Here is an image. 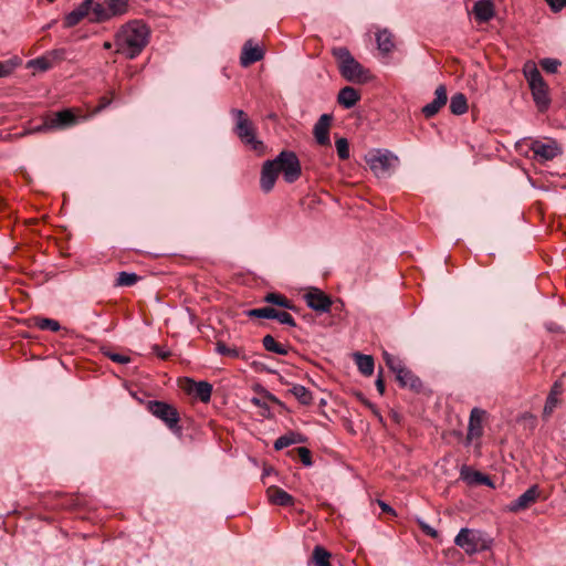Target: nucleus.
<instances>
[{"label":"nucleus","mask_w":566,"mask_h":566,"mask_svg":"<svg viewBox=\"0 0 566 566\" xmlns=\"http://www.w3.org/2000/svg\"><path fill=\"white\" fill-rule=\"evenodd\" d=\"M279 174L283 175L287 184H293L301 177V163L294 151L283 150L273 160L263 164L260 186L264 192L273 189Z\"/></svg>","instance_id":"f257e3e1"},{"label":"nucleus","mask_w":566,"mask_h":566,"mask_svg":"<svg viewBox=\"0 0 566 566\" xmlns=\"http://www.w3.org/2000/svg\"><path fill=\"white\" fill-rule=\"evenodd\" d=\"M150 30L142 20H133L124 24L116 34V53L135 59L149 42Z\"/></svg>","instance_id":"f03ea898"},{"label":"nucleus","mask_w":566,"mask_h":566,"mask_svg":"<svg viewBox=\"0 0 566 566\" xmlns=\"http://www.w3.org/2000/svg\"><path fill=\"white\" fill-rule=\"evenodd\" d=\"M332 55L337 61L339 73L346 81L363 84L371 80L369 70L355 60L347 48H333Z\"/></svg>","instance_id":"7ed1b4c3"},{"label":"nucleus","mask_w":566,"mask_h":566,"mask_svg":"<svg viewBox=\"0 0 566 566\" xmlns=\"http://www.w3.org/2000/svg\"><path fill=\"white\" fill-rule=\"evenodd\" d=\"M524 76L527 80L528 86L531 88L533 99L539 112H544L548 108L551 104V98L548 95V86L545 83L541 72L537 66L533 62L525 63L523 67Z\"/></svg>","instance_id":"20e7f679"},{"label":"nucleus","mask_w":566,"mask_h":566,"mask_svg":"<svg viewBox=\"0 0 566 566\" xmlns=\"http://www.w3.org/2000/svg\"><path fill=\"white\" fill-rule=\"evenodd\" d=\"M231 113L235 117L234 132L240 140L258 155H263L265 145L256 138L255 127L248 115L242 109H232Z\"/></svg>","instance_id":"39448f33"},{"label":"nucleus","mask_w":566,"mask_h":566,"mask_svg":"<svg viewBox=\"0 0 566 566\" xmlns=\"http://www.w3.org/2000/svg\"><path fill=\"white\" fill-rule=\"evenodd\" d=\"M146 409L176 436L182 434V427L180 426V413L178 409L166 401L148 400Z\"/></svg>","instance_id":"423d86ee"},{"label":"nucleus","mask_w":566,"mask_h":566,"mask_svg":"<svg viewBox=\"0 0 566 566\" xmlns=\"http://www.w3.org/2000/svg\"><path fill=\"white\" fill-rule=\"evenodd\" d=\"M366 163L375 176L379 178L390 172L391 168L398 163V157L389 150L376 149L366 156Z\"/></svg>","instance_id":"0eeeda50"},{"label":"nucleus","mask_w":566,"mask_h":566,"mask_svg":"<svg viewBox=\"0 0 566 566\" xmlns=\"http://www.w3.org/2000/svg\"><path fill=\"white\" fill-rule=\"evenodd\" d=\"M454 543L467 554L472 555L489 548V544L480 531L461 528L455 536Z\"/></svg>","instance_id":"6e6552de"},{"label":"nucleus","mask_w":566,"mask_h":566,"mask_svg":"<svg viewBox=\"0 0 566 566\" xmlns=\"http://www.w3.org/2000/svg\"><path fill=\"white\" fill-rule=\"evenodd\" d=\"M76 122V116L71 109H63L48 115L38 130L64 129L75 125Z\"/></svg>","instance_id":"1a4fd4ad"},{"label":"nucleus","mask_w":566,"mask_h":566,"mask_svg":"<svg viewBox=\"0 0 566 566\" xmlns=\"http://www.w3.org/2000/svg\"><path fill=\"white\" fill-rule=\"evenodd\" d=\"M65 59V50L64 49H55L46 52L42 56L30 60L28 62V67L39 70L41 72H45L61 63Z\"/></svg>","instance_id":"9d476101"},{"label":"nucleus","mask_w":566,"mask_h":566,"mask_svg":"<svg viewBox=\"0 0 566 566\" xmlns=\"http://www.w3.org/2000/svg\"><path fill=\"white\" fill-rule=\"evenodd\" d=\"M530 148L535 158H541L544 161L552 160L562 154V148L557 142L552 139L548 142L533 140Z\"/></svg>","instance_id":"9b49d317"},{"label":"nucleus","mask_w":566,"mask_h":566,"mask_svg":"<svg viewBox=\"0 0 566 566\" xmlns=\"http://www.w3.org/2000/svg\"><path fill=\"white\" fill-rule=\"evenodd\" d=\"M304 298L310 308L321 313H327L331 311L332 300L331 297L318 289L308 291Z\"/></svg>","instance_id":"f8f14e48"},{"label":"nucleus","mask_w":566,"mask_h":566,"mask_svg":"<svg viewBox=\"0 0 566 566\" xmlns=\"http://www.w3.org/2000/svg\"><path fill=\"white\" fill-rule=\"evenodd\" d=\"M485 417V411L480 408H473L470 413L468 433H467V442L470 443L475 439H480L483 434V419Z\"/></svg>","instance_id":"ddd939ff"},{"label":"nucleus","mask_w":566,"mask_h":566,"mask_svg":"<svg viewBox=\"0 0 566 566\" xmlns=\"http://www.w3.org/2000/svg\"><path fill=\"white\" fill-rule=\"evenodd\" d=\"M539 497V489L537 485H532L523 494H521L515 501H512L507 509L510 512H518L528 509Z\"/></svg>","instance_id":"4468645a"},{"label":"nucleus","mask_w":566,"mask_h":566,"mask_svg":"<svg viewBox=\"0 0 566 566\" xmlns=\"http://www.w3.org/2000/svg\"><path fill=\"white\" fill-rule=\"evenodd\" d=\"M448 95L444 85H439L434 91V98L431 103L422 107V114L427 117H433L447 104Z\"/></svg>","instance_id":"2eb2a0df"},{"label":"nucleus","mask_w":566,"mask_h":566,"mask_svg":"<svg viewBox=\"0 0 566 566\" xmlns=\"http://www.w3.org/2000/svg\"><path fill=\"white\" fill-rule=\"evenodd\" d=\"M332 116L323 114L314 125L313 134L317 144L327 146L331 144L329 140V127L332 123Z\"/></svg>","instance_id":"dca6fc26"},{"label":"nucleus","mask_w":566,"mask_h":566,"mask_svg":"<svg viewBox=\"0 0 566 566\" xmlns=\"http://www.w3.org/2000/svg\"><path fill=\"white\" fill-rule=\"evenodd\" d=\"M188 385L185 388L188 394L198 398L202 402H209L212 394V385L208 381L187 380Z\"/></svg>","instance_id":"f3484780"},{"label":"nucleus","mask_w":566,"mask_h":566,"mask_svg":"<svg viewBox=\"0 0 566 566\" xmlns=\"http://www.w3.org/2000/svg\"><path fill=\"white\" fill-rule=\"evenodd\" d=\"M263 57L264 51L260 46L253 45L252 41L249 40L242 48L240 63L242 66L247 67L255 62L261 61Z\"/></svg>","instance_id":"a211bd4d"},{"label":"nucleus","mask_w":566,"mask_h":566,"mask_svg":"<svg viewBox=\"0 0 566 566\" xmlns=\"http://www.w3.org/2000/svg\"><path fill=\"white\" fill-rule=\"evenodd\" d=\"M396 380L399 382L400 387L409 388L417 392L422 388V382L419 377L405 366L397 370Z\"/></svg>","instance_id":"6ab92c4d"},{"label":"nucleus","mask_w":566,"mask_h":566,"mask_svg":"<svg viewBox=\"0 0 566 566\" xmlns=\"http://www.w3.org/2000/svg\"><path fill=\"white\" fill-rule=\"evenodd\" d=\"M266 496L271 504L279 506H293L295 503V500L291 494L275 485L268 488Z\"/></svg>","instance_id":"aec40b11"},{"label":"nucleus","mask_w":566,"mask_h":566,"mask_svg":"<svg viewBox=\"0 0 566 566\" xmlns=\"http://www.w3.org/2000/svg\"><path fill=\"white\" fill-rule=\"evenodd\" d=\"M473 14L479 22H489L495 15L492 0H479L473 6Z\"/></svg>","instance_id":"412c9836"},{"label":"nucleus","mask_w":566,"mask_h":566,"mask_svg":"<svg viewBox=\"0 0 566 566\" xmlns=\"http://www.w3.org/2000/svg\"><path fill=\"white\" fill-rule=\"evenodd\" d=\"M359 99H360L359 92L352 86L343 87L339 91L338 96H337L338 104L347 109L354 107Z\"/></svg>","instance_id":"4be33fe9"},{"label":"nucleus","mask_w":566,"mask_h":566,"mask_svg":"<svg viewBox=\"0 0 566 566\" xmlns=\"http://www.w3.org/2000/svg\"><path fill=\"white\" fill-rule=\"evenodd\" d=\"M216 352L221 356H227L234 359L248 360L249 356L241 347H229L226 343L218 340L216 343Z\"/></svg>","instance_id":"5701e85b"},{"label":"nucleus","mask_w":566,"mask_h":566,"mask_svg":"<svg viewBox=\"0 0 566 566\" xmlns=\"http://www.w3.org/2000/svg\"><path fill=\"white\" fill-rule=\"evenodd\" d=\"M109 20L126 14L129 10L128 0H104Z\"/></svg>","instance_id":"b1692460"},{"label":"nucleus","mask_w":566,"mask_h":566,"mask_svg":"<svg viewBox=\"0 0 566 566\" xmlns=\"http://www.w3.org/2000/svg\"><path fill=\"white\" fill-rule=\"evenodd\" d=\"M305 442V438L303 434L298 432L291 431L286 434L279 437L274 442L275 450H282L291 444L303 443Z\"/></svg>","instance_id":"393cba45"},{"label":"nucleus","mask_w":566,"mask_h":566,"mask_svg":"<svg viewBox=\"0 0 566 566\" xmlns=\"http://www.w3.org/2000/svg\"><path fill=\"white\" fill-rule=\"evenodd\" d=\"M262 345L268 352L275 353L277 355H287L291 349L289 345L276 342L270 334L262 338Z\"/></svg>","instance_id":"a878e982"},{"label":"nucleus","mask_w":566,"mask_h":566,"mask_svg":"<svg viewBox=\"0 0 566 566\" xmlns=\"http://www.w3.org/2000/svg\"><path fill=\"white\" fill-rule=\"evenodd\" d=\"M354 357H355V361H356L358 370L364 376H371L374 373V368H375V363H374L373 356L356 353L354 355Z\"/></svg>","instance_id":"bb28decb"},{"label":"nucleus","mask_w":566,"mask_h":566,"mask_svg":"<svg viewBox=\"0 0 566 566\" xmlns=\"http://www.w3.org/2000/svg\"><path fill=\"white\" fill-rule=\"evenodd\" d=\"M376 41L378 50L381 51L384 54L390 53L395 48L392 34L387 29L377 32Z\"/></svg>","instance_id":"cd10ccee"},{"label":"nucleus","mask_w":566,"mask_h":566,"mask_svg":"<svg viewBox=\"0 0 566 566\" xmlns=\"http://www.w3.org/2000/svg\"><path fill=\"white\" fill-rule=\"evenodd\" d=\"M109 21V14L106 12L105 2H96L92 0V10L90 15V22L92 23H103Z\"/></svg>","instance_id":"c85d7f7f"},{"label":"nucleus","mask_w":566,"mask_h":566,"mask_svg":"<svg viewBox=\"0 0 566 566\" xmlns=\"http://www.w3.org/2000/svg\"><path fill=\"white\" fill-rule=\"evenodd\" d=\"M450 112L454 115H463L468 112V101L464 94L457 93L451 97Z\"/></svg>","instance_id":"c756f323"},{"label":"nucleus","mask_w":566,"mask_h":566,"mask_svg":"<svg viewBox=\"0 0 566 566\" xmlns=\"http://www.w3.org/2000/svg\"><path fill=\"white\" fill-rule=\"evenodd\" d=\"M264 302L277 305L283 308L295 310L293 302L281 293H268L264 296Z\"/></svg>","instance_id":"7c9ffc66"},{"label":"nucleus","mask_w":566,"mask_h":566,"mask_svg":"<svg viewBox=\"0 0 566 566\" xmlns=\"http://www.w3.org/2000/svg\"><path fill=\"white\" fill-rule=\"evenodd\" d=\"M302 405H311L313 400L312 392L302 385H293L289 390Z\"/></svg>","instance_id":"2f4dec72"},{"label":"nucleus","mask_w":566,"mask_h":566,"mask_svg":"<svg viewBox=\"0 0 566 566\" xmlns=\"http://www.w3.org/2000/svg\"><path fill=\"white\" fill-rule=\"evenodd\" d=\"M277 310L272 306H264L259 308H252L245 312L248 317L251 318H271L275 319Z\"/></svg>","instance_id":"473e14b6"},{"label":"nucleus","mask_w":566,"mask_h":566,"mask_svg":"<svg viewBox=\"0 0 566 566\" xmlns=\"http://www.w3.org/2000/svg\"><path fill=\"white\" fill-rule=\"evenodd\" d=\"M33 325L41 331L59 332L61 329V325L57 321L46 317H34Z\"/></svg>","instance_id":"72a5a7b5"},{"label":"nucleus","mask_w":566,"mask_h":566,"mask_svg":"<svg viewBox=\"0 0 566 566\" xmlns=\"http://www.w3.org/2000/svg\"><path fill=\"white\" fill-rule=\"evenodd\" d=\"M313 562L315 566H331V553L317 545L313 549Z\"/></svg>","instance_id":"f704fd0d"},{"label":"nucleus","mask_w":566,"mask_h":566,"mask_svg":"<svg viewBox=\"0 0 566 566\" xmlns=\"http://www.w3.org/2000/svg\"><path fill=\"white\" fill-rule=\"evenodd\" d=\"M140 280L136 273L119 272L117 274L115 286H133Z\"/></svg>","instance_id":"c9c22d12"},{"label":"nucleus","mask_w":566,"mask_h":566,"mask_svg":"<svg viewBox=\"0 0 566 566\" xmlns=\"http://www.w3.org/2000/svg\"><path fill=\"white\" fill-rule=\"evenodd\" d=\"M462 476L464 480H467L469 483H474V484H484V485H491V480L488 475L479 472V471H473L471 473H468V474H464V472L462 471Z\"/></svg>","instance_id":"e433bc0d"},{"label":"nucleus","mask_w":566,"mask_h":566,"mask_svg":"<svg viewBox=\"0 0 566 566\" xmlns=\"http://www.w3.org/2000/svg\"><path fill=\"white\" fill-rule=\"evenodd\" d=\"M560 402H562V400L559 399V397L547 395V398H546V401L544 405V409H543V417L544 418L551 417L552 413L554 412V410L557 408V406L560 405Z\"/></svg>","instance_id":"4c0bfd02"},{"label":"nucleus","mask_w":566,"mask_h":566,"mask_svg":"<svg viewBox=\"0 0 566 566\" xmlns=\"http://www.w3.org/2000/svg\"><path fill=\"white\" fill-rule=\"evenodd\" d=\"M335 147L339 159L346 160L349 158V144L346 138H337L335 140Z\"/></svg>","instance_id":"58836bf2"},{"label":"nucleus","mask_w":566,"mask_h":566,"mask_svg":"<svg viewBox=\"0 0 566 566\" xmlns=\"http://www.w3.org/2000/svg\"><path fill=\"white\" fill-rule=\"evenodd\" d=\"M84 19V14L77 8L67 13L64 18V27L72 28Z\"/></svg>","instance_id":"ea45409f"},{"label":"nucleus","mask_w":566,"mask_h":566,"mask_svg":"<svg viewBox=\"0 0 566 566\" xmlns=\"http://www.w3.org/2000/svg\"><path fill=\"white\" fill-rule=\"evenodd\" d=\"M541 66L547 73H556L558 67L560 66V61L556 59L546 57L541 61Z\"/></svg>","instance_id":"a19ab883"},{"label":"nucleus","mask_w":566,"mask_h":566,"mask_svg":"<svg viewBox=\"0 0 566 566\" xmlns=\"http://www.w3.org/2000/svg\"><path fill=\"white\" fill-rule=\"evenodd\" d=\"M114 91L109 92V95H104L99 97L97 106L93 109V114H97L109 106L114 99Z\"/></svg>","instance_id":"79ce46f5"},{"label":"nucleus","mask_w":566,"mask_h":566,"mask_svg":"<svg viewBox=\"0 0 566 566\" xmlns=\"http://www.w3.org/2000/svg\"><path fill=\"white\" fill-rule=\"evenodd\" d=\"M357 397L359 401L373 412V415L379 420V422L384 421L382 416L379 409L376 407V405H374L371 401L365 398L363 394H358Z\"/></svg>","instance_id":"37998d69"},{"label":"nucleus","mask_w":566,"mask_h":566,"mask_svg":"<svg viewBox=\"0 0 566 566\" xmlns=\"http://www.w3.org/2000/svg\"><path fill=\"white\" fill-rule=\"evenodd\" d=\"M295 451L297 452L301 462L305 467H311L313 464L312 453L310 449H307L306 447H298L295 449Z\"/></svg>","instance_id":"c03bdc74"},{"label":"nucleus","mask_w":566,"mask_h":566,"mask_svg":"<svg viewBox=\"0 0 566 566\" xmlns=\"http://www.w3.org/2000/svg\"><path fill=\"white\" fill-rule=\"evenodd\" d=\"M384 359L386 361V365L392 373H395V375L397 374L398 369H401L403 367L402 363L398 358L391 356L388 353L384 354Z\"/></svg>","instance_id":"a18cd8bd"},{"label":"nucleus","mask_w":566,"mask_h":566,"mask_svg":"<svg viewBox=\"0 0 566 566\" xmlns=\"http://www.w3.org/2000/svg\"><path fill=\"white\" fill-rule=\"evenodd\" d=\"M275 319L279 321L281 324H284V325H289V326H292V327L296 326V322L293 318V316L290 313L284 312V311H279L277 310Z\"/></svg>","instance_id":"49530a36"},{"label":"nucleus","mask_w":566,"mask_h":566,"mask_svg":"<svg viewBox=\"0 0 566 566\" xmlns=\"http://www.w3.org/2000/svg\"><path fill=\"white\" fill-rule=\"evenodd\" d=\"M417 522H418L419 527L426 535H428L432 538L438 537V532L433 527H431L429 524H427L422 520H417Z\"/></svg>","instance_id":"de8ad7c7"},{"label":"nucleus","mask_w":566,"mask_h":566,"mask_svg":"<svg viewBox=\"0 0 566 566\" xmlns=\"http://www.w3.org/2000/svg\"><path fill=\"white\" fill-rule=\"evenodd\" d=\"M106 356L114 363L118 364H128L130 361V357L118 354V353H107Z\"/></svg>","instance_id":"09e8293b"},{"label":"nucleus","mask_w":566,"mask_h":566,"mask_svg":"<svg viewBox=\"0 0 566 566\" xmlns=\"http://www.w3.org/2000/svg\"><path fill=\"white\" fill-rule=\"evenodd\" d=\"M15 65V63L10 61L0 62V77L8 76L13 71Z\"/></svg>","instance_id":"8fccbe9b"},{"label":"nucleus","mask_w":566,"mask_h":566,"mask_svg":"<svg viewBox=\"0 0 566 566\" xmlns=\"http://www.w3.org/2000/svg\"><path fill=\"white\" fill-rule=\"evenodd\" d=\"M564 392V385H563V381L562 380H556L552 387H551V390L548 392V395L551 396H555V397H560L562 394Z\"/></svg>","instance_id":"3c124183"},{"label":"nucleus","mask_w":566,"mask_h":566,"mask_svg":"<svg viewBox=\"0 0 566 566\" xmlns=\"http://www.w3.org/2000/svg\"><path fill=\"white\" fill-rule=\"evenodd\" d=\"M76 8L80 10V12L84 14V18L90 19L92 10V0H84Z\"/></svg>","instance_id":"603ef678"},{"label":"nucleus","mask_w":566,"mask_h":566,"mask_svg":"<svg viewBox=\"0 0 566 566\" xmlns=\"http://www.w3.org/2000/svg\"><path fill=\"white\" fill-rule=\"evenodd\" d=\"M546 1L554 11H559V10L566 8V0H546Z\"/></svg>","instance_id":"864d4df0"},{"label":"nucleus","mask_w":566,"mask_h":566,"mask_svg":"<svg viewBox=\"0 0 566 566\" xmlns=\"http://www.w3.org/2000/svg\"><path fill=\"white\" fill-rule=\"evenodd\" d=\"M375 385H376V388H377L378 392L380 395H384L386 387H385V381H384V379H382L380 374L378 375Z\"/></svg>","instance_id":"5fc2aeb1"},{"label":"nucleus","mask_w":566,"mask_h":566,"mask_svg":"<svg viewBox=\"0 0 566 566\" xmlns=\"http://www.w3.org/2000/svg\"><path fill=\"white\" fill-rule=\"evenodd\" d=\"M153 350L157 354L158 357H160L161 359H166L168 358L169 356V352H165L158 345H155L153 347Z\"/></svg>","instance_id":"6e6d98bb"},{"label":"nucleus","mask_w":566,"mask_h":566,"mask_svg":"<svg viewBox=\"0 0 566 566\" xmlns=\"http://www.w3.org/2000/svg\"><path fill=\"white\" fill-rule=\"evenodd\" d=\"M379 505H380L382 512L394 513V510L387 503L379 501Z\"/></svg>","instance_id":"4d7b16f0"},{"label":"nucleus","mask_w":566,"mask_h":566,"mask_svg":"<svg viewBox=\"0 0 566 566\" xmlns=\"http://www.w3.org/2000/svg\"><path fill=\"white\" fill-rule=\"evenodd\" d=\"M251 402L258 407L265 408V405L261 402L259 398H252Z\"/></svg>","instance_id":"13d9d810"},{"label":"nucleus","mask_w":566,"mask_h":566,"mask_svg":"<svg viewBox=\"0 0 566 566\" xmlns=\"http://www.w3.org/2000/svg\"><path fill=\"white\" fill-rule=\"evenodd\" d=\"M266 397H268L269 400H271L273 402H276V403L280 402L279 399L275 396H273L272 394H268Z\"/></svg>","instance_id":"bf43d9fd"},{"label":"nucleus","mask_w":566,"mask_h":566,"mask_svg":"<svg viewBox=\"0 0 566 566\" xmlns=\"http://www.w3.org/2000/svg\"><path fill=\"white\" fill-rule=\"evenodd\" d=\"M103 48H104L105 50H111V49H112V43H111V42H108V41H106V42H104Z\"/></svg>","instance_id":"052dcab7"}]
</instances>
